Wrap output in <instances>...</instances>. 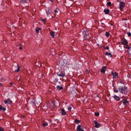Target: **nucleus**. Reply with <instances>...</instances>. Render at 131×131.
Listing matches in <instances>:
<instances>
[{
    "label": "nucleus",
    "instance_id": "f257e3e1",
    "mask_svg": "<svg viewBox=\"0 0 131 131\" xmlns=\"http://www.w3.org/2000/svg\"><path fill=\"white\" fill-rule=\"evenodd\" d=\"M127 89V87L125 86L118 87V89L119 90V92L118 93L119 94L120 96H123V94H126L127 91H126V90Z\"/></svg>",
    "mask_w": 131,
    "mask_h": 131
},
{
    "label": "nucleus",
    "instance_id": "f03ea898",
    "mask_svg": "<svg viewBox=\"0 0 131 131\" xmlns=\"http://www.w3.org/2000/svg\"><path fill=\"white\" fill-rule=\"evenodd\" d=\"M83 35V37L85 39H88L91 38V35L90 32L86 30H83L82 31Z\"/></svg>",
    "mask_w": 131,
    "mask_h": 131
},
{
    "label": "nucleus",
    "instance_id": "7ed1b4c3",
    "mask_svg": "<svg viewBox=\"0 0 131 131\" xmlns=\"http://www.w3.org/2000/svg\"><path fill=\"white\" fill-rule=\"evenodd\" d=\"M121 42L123 45H127L128 43L127 41L124 38L121 39Z\"/></svg>",
    "mask_w": 131,
    "mask_h": 131
},
{
    "label": "nucleus",
    "instance_id": "20e7f679",
    "mask_svg": "<svg viewBox=\"0 0 131 131\" xmlns=\"http://www.w3.org/2000/svg\"><path fill=\"white\" fill-rule=\"evenodd\" d=\"M122 102L124 105L126 106H127V104H128L129 103V101H127V100L124 99L123 100V101H121L119 102V104H121Z\"/></svg>",
    "mask_w": 131,
    "mask_h": 131
},
{
    "label": "nucleus",
    "instance_id": "39448f33",
    "mask_svg": "<svg viewBox=\"0 0 131 131\" xmlns=\"http://www.w3.org/2000/svg\"><path fill=\"white\" fill-rule=\"evenodd\" d=\"M125 6V3L123 2H121L120 3V6L119 8L120 10H122L123 9V7H124Z\"/></svg>",
    "mask_w": 131,
    "mask_h": 131
},
{
    "label": "nucleus",
    "instance_id": "423d86ee",
    "mask_svg": "<svg viewBox=\"0 0 131 131\" xmlns=\"http://www.w3.org/2000/svg\"><path fill=\"white\" fill-rule=\"evenodd\" d=\"M57 74L58 76L63 78L64 76L65 73L62 72L60 74L59 72H57Z\"/></svg>",
    "mask_w": 131,
    "mask_h": 131
},
{
    "label": "nucleus",
    "instance_id": "0eeeda50",
    "mask_svg": "<svg viewBox=\"0 0 131 131\" xmlns=\"http://www.w3.org/2000/svg\"><path fill=\"white\" fill-rule=\"evenodd\" d=\"M94 123L95 125V127L96 128H98L100 126V124L97 121H94Z\"/></svg>",
    "mask_w": 131,
    "mask_h": 131
},
{
    "label": "nucleus",
    "instance_id": "6e6552de",
    "mask_svg": "<svg viewBox=\"0 0 131 131\" xmlns=\"http://www.w3.org/2000/svg\"><path fill=\"white\" fill-rule=\"evenodd\" d=\"M81 125H78L77 128V131H83L84 130L81 128Z\"/></svg>",
    "mask_w": 131,
    "mask_h": 131
},
{
    "label": "nucleus",
    "instance_id": "1a4fd4ad",
    "mask_svg": "<svg viewBox=\"0 0 131 131\" xmlns=\"http://www.w3.org/2000/svg\"><path fill=\"white\" fill-rule=\"evenodd\" d=\"M114 99L116 101H119L120 100V98L117 96L115 95L113 96Z\"/></svg>",
    "mask_w": 131,
    "mask_h": 131
},
{
    "label": "nucleus",
    "instance_id": "9d476101",
    "mask_svg": "<svg viewBox=\"0 0 131 131\" xmlns=\"http://www.w3.org/2000/svg\"><path fill=\"white\" fill-rule=\"evenodd\" d=\"M30 103H32L34 104H35V100L34 98H31L30 99Z\"/></svg>",
    "mask_w": 131,
    "mask_h": 131
},
{
    "label": "nucleus",
    "instance_id": "9b49d317",
    "mask_svg": "<svg viewBox=\"0 0 131 131\" xmlns=\"http://www.w3.org/2000/svg\"><path fill=\"white\" fill-rule=\"evenodd\" d=\"M27 0H20V1L21 3L24 5L27 3Z\"/></svg>",
    "mask_w": 131,
    "mask_h": 131
},
{
    "label": "nucleus",
    "instance_id": "f8f14e48",
    "mask_svg": "<svg viewBox=\"0 0 131 131\" xmlns=\"http://www.w3.org/2000/svg\"><path fill=\"white\" fill-rule=\"evenodd\" d=\"M106 68V67L104 66L103 67L101 70V71L102 73H105V69Z\"/></svg>",
    "mask_w": 131,
    "mask_h": 131
},
{
    "label": "nucleus",
    "instance_id": "ddd939ff",
    "mask_svg": "<svg viewBox=\"0 0 131 131\" xmlns=\"http://www.w3.org/2000/svg\"><path fill=\"white\" fill-rule=\"evenodd\" d=\"M46 13L47 14V16H48L49 14H50L51 13V9H48V10H46Z\"/></svg>",
    "mask_w": 131,
    "mask_h": 131
},
{
    "label": "nucleus",
    "instance_id": "4468645a",
    "mask_svg": "<svg viewBox=\"0 0 131 131\" xmlns=\"http://www.w3.org/2000/svg\"><path fill=\"white\" fill-rule=\"evenodd\" d=\"M56 88L59 91L62 90L63 87L61 86H60L59 85H58L56 86Z\"/></svg>",
    "mask_w": 131,
    "mask_h": 131
},
{
    "label": "nucleus",
    "instance_id": "2eb2a0df",
    "mask_svg": "<svg viewBox=\"0 0 131 131\" xmlns=\"http://www.w3.org/2000/svg\"><path fill=\"white\" fill-rule=\"evenodd\" d=\"M110 12V10L108 9H105L104 10V12L105 14H108Z\"/></svg>",
    "mask_w": 131,
    "mask_h": 131
},
{
    "label": "nucleus",
    "instance_id": "dca6fc26",
    "mask_svg": "<svg viewBox=\"0 0 131 131\" xmlns=\"http://www.w3.org/2000/svg\"><path fill=\"white\" fill-rule=\"evenodd\" d=\"M61 111H62V114L63 115H65L66 114V112L64 110L63 108L61 109Z\"/></svg>",
    "mask_w": 131,
    "mask_h": 131
},
{
    "label": "nucleus",
    "instance_id": "f3484780",
    "mask_svg": "<svg viewBox=\"0 0 131 131\" xmlns=\"http://www.w3.org/2000/svg\"><path fill=\"white\" fill-rule=\"evenodd\" d=\"M54 32L51 31L50 32V34L53 38H55L56 37V36L54 35Z\"/></svg>",
    "mask_w": 131,
    "mask_h": 131
},
{
    "label": "nucleus",
    "instance_id": "a211bd4d",
    "mask_svg": "<svg viewBox=\"0 0 131 131\" xmlns=\"http://www.w3.org/2000/svg\"><path fill=\"white\" fill-rule=\"evenodd\" d=\"M17 69V70H15V71L16 72H18L20 71V68L19 65H18Z\"/></svg>",
    "mask_w": 131,
    "mask_h": 131
},
{
    "label": "nucleus",
    "instance_id": "6ab92c4d",
    "mask_svg": "<svg viewBox=\"0 0 131 131\" xmlns=\"http://www.w3.org/2000/svg\"><path fill=\"white\" fill-rule=\"evenodd\" d=\"M105 54L106 55L110 56L111 57H112V56L111 55V53H108V52H106Z\"/></svg>",
    "mask_w": 131,
    "mask_h": 131
},
{
    "label": "nucleus",
    "instance_id": "aec40b11",
    "mask_svg": "<svg viewBox=\"0 0 131 131\" xmlns=\"http://www.w3.org/2000/svg\"><path fill=\"white\" fill-rule=\"evenodd\" d=\"M105 35L107 37H108L110 35V34L108 32L106 31Z\"/></svg>",
    "mask_w": 131,
    "mask_h": 131
},
{
    "label": "nucleus",
    "instance_id": "412c9836",
    "mask_svg": "<svg viewBox=\"0 0 131 131\" xmlns=\"http://www.w3.org/2000/svg\"><path fill=\"white\" fill-rule=\"evenodd\" d=\"M74 122H76L77 124H78L79 123H80V121L79 120L76 119L74 120Z\"/></svg>",
    "mask_w": 131,
    "mask_h": 131
},
{
    "label": "nucleus",
    "instance_id": "4be33fe9",
    "mask_svg": "<svg viewBox=\"0 0 131 131\" xmlns=\"http://www.w3.org/2000/svg\"><path fill=\"white\" fill-rule=\"evenodd\" d=\"M8 103L9 104H10L12 103V101L11 100H10V99H8L7 100Z\"/></svg>",
    "mask_w": 131,
    "mask_h": 131
},
{
    "label": "nucleus",
    "instance_id": "5701e85b",
    "mask_svg": "<svg viewBox=\"0 0 131 131\" xmlns=\"http://www.w3.org/2000/svg\"><path fill=\"white\" fill-rule=\"evenodd\" d=\"M42 125L43 127H45L48 125V123L47 122H46L45 123H43L42 124Z\"/></svg>",
    "mask_w": 131,
    "mask_h": 131
},
{
    "label": "nucleus",
    "instance_id": "b1692460",
    "mask_svg": "<svg viewBox=\"0 0 131 131\" xmlns=\"http://www.w3.org/2000/svg\"><path fill=\"white\" fill-rule=\"evenodd\" d=\"M111 5V2H107V5L108 6H110Z\"/></svg>",
    "mask_w": 131,
    "mask_h": 131
},
{
    "label": "nucleus",
    "instance_id": "393cba45",
    "mask_svg": "<svg viewBox=\"0 0 131 131\" xmlns=\"http://www.w3.org/2000/svg\"><path fill=\"white\" fill-rule=\"evenodd\" d=\"M40 28H38L37 29H36V32L37 33H39V30H40Z\"/></svg>",
    "mask_w": 131,
    "mask_h": 131
},
{
    "label": "nucleus",
    "instance_id": "a878e982",
    "mask_svg": "<svg viewBox=\"0 0 131 131\" xmlns=\"http://www.w3.org/2000/svg\"><path fill=\"white\" fill-rule=\"evenodd\" d=\"M126 46V48L128 49L129 50L130 49V47L128 45H125Z\"/></svg>",
    "mask_w": 131,
    "mask_h": 131
},
{
    "label": "nucleus",
    "instance_id": "bb28decb",
    "mask_svg": "<svg viewBox=\"0 0 131 131\" xmlns=\"http://www.w3.org/2000/svg\"><path fill=\"white\" fill-rule=\"evenodd\" d=\"M95 115L96 116H98L99 115V112H95Z\"/></svg>",
    "mask_w": 131,
    "mask_h": 131
},
{
    "label": "nucleus",
    "instance_id": "cd10ccee",
    "mask_svg": "<svg viewBox=\"0 0 131 131\" xmlns=\"http://www.w3.org/2000/svg\"><path fill=\"white\" fill-rule=\"evenodd\" d=\"M58 79L57 78H56L54 79V82H58Z\"/></svg>",
    "mask_w": 131,
    "mask_h": 131
},
{
    "label": "nucleus",
    "instance_id": "c85d7f7f",
    "mask_svg": "<svg viewBox=\"0 0 131 131\" xmlns=\"http://www.w3.org/2000/svg\"><path fill=\"white\" fill-rule=\"evenodd\" d=\"M59 10L58 8H57L56 9L54 10L55 12L56 13H57L58 12V11Z\"/></svg>",
    "mask_w": 131,
    "mask_h": 131
},
{
    "label": "nucleus",
    "instance_id": "c756f323",
    "mask_svg": "<svg viewBox=\"0 0 131 131\" xmlns=\"http://www.w3.org/2000/svg\"><path fill=\"white\" fill-rule=\"evenodd\" d=\"M128 36L129 37H130L131 36V33L130 32H128L127 33Z\"/></svg>",
    "mask_w": 131,
    "mask_h": 131
},
{
    "label": "nucleus",
    "instance_id": "7c9ffc66",
    "mask_svg": "<svg viewBox=\"0 0 131 131\" xmlns=\"http://www.w3.org/2000/svg\"><path fill=\"white\" fill-rule=\"evenodd\" d=\"M4 129L2 127H0V131H4Z\"/></svg>",
    "mask_w": 131,
    "mask_h": 131
},
{
    "label": "nucleus",
    "instance_id": "2f4dec72",
    "mask_svg": "<svg viewBox=\"0 0 131 131\" xmlns=\"http://www.w3.org/2000/svg\"><path fill=\"white\" fill-rule=\"evenodd\" d=\"M64 63L63 64V66H66L67 65V62H64V61H63Z\"/></svg>",
    "mask_w": 131,
    "mask_h": 131
},
{
    "label": "nucleus",
    "instance_id": "473e14b6",
    "mask_svg": "<svg viewBox=\"0 0 131 131\" xmlns=\"http://www.w3.org/2000/svg\"><path fill=\"white\" fill-rule=\"evenodd\" d=\"M3 107L1 105H0V111H1L2 110Z\"/></svg>",
    "mask_w": 131,
    "mask_h": 131
},
{
    "label": "nucleus",
    "instance_id": "72a5a7b5",
    "mask_svg": "<svg viewBox=\"0 0 131 131\" xmlns=\"http://www.w3.org/2000/svg\"><path fill=\"white\" fill-rule=\"evenodd\" d=\"M42 20L45 23H46V19H45Z\"/></svg>",
    "mask_w": 131,
    "mask_h": 131
},
{
    "label": "nucleus",
    "instance_id": "f704fd0d",
    "mask_svg": "<svg viewBox=\"0 0 131 131\" xmlns=\"http://www.w3.org/2000/svg\"><path fill=\"white\" fill-rule=\"evenodd\" d=\"M72 108L70 107H68V109L69 111H71Z\"/></svg>",
    "mask_w": 131,
    "mask_h": 131
},
{
    "label": "nucleus",
    "instance_id": "c9c22d12",
    "mask_svg": "<svg viewBox=\"0 0 131 131\" xmlns=\"http://www.w3.org/2000/svg\"><path fill=\"white\" fill-rule=\"evenodd\" d=\"M104 48L105 49H106L108 50L109 49V47L108 46H107L106 47H104Z\"/></svg>",
    "mask_w": 131,
    "mask_h": 131
},
{
    "label": "nucleus",
    "instance_id": "e433bc0d",
    "mask_svg": "<svg viewBox=\"0 0 131 131\" xmlns=\"http://www.w3.org/2000/svg\"><path fill=\"white\" fill-rule=\"evenodd\" d=\"M112 75L113 76H114L115 75V72H112L111 73Z\"/></svg>",
    "mask_w": 131,
    "mask_h": 131
},
{
    "label": "nucleus",
    "instance_id": "4c0bfd02",
    "mask_svg": "<svg viewBox=\"0 0 131 131\" xmlns=\"http://www.w3.org/2000/svg\"><path fill=\"white\" fill-rule=\"evenodd\" d=\"M115 75L116 76H117V77H118V73H116L115 72Z\"/></svg>",
    "mask_w": 131,
    "mask_h": 131
},
{
    "label": "nucleus",
    "instance_id": "58836bf2",
    "mask_svg": "<svg viewBox=\"0 0 131 131\" xmlns=\"http://www.w3.org/2000/svg\"><path fill=\"white\" fill-rule=\"evenodd\" d=\"M6 110V108L5 107H3L2 108V110L4 112L5 111V110Z\"/></svg>",
    "mask_w": 131,
    "mask_h": 131
},
{
    "label": "nucleus",
    "instance_id": "ea45409f",
    "mask_svg": "<svg viewBox=\"0 0 131 131\" xmlns=\"http://www.w3.org/2000/svg\"><path fill=\"white\" fill-rule=\"evenodd\" d=\"M101 24L102 25V27H105V25H104V23H102Z\"/></svg>",
    "mask_w": 131,
    "mask_h": 131
},
{
    "label": "nucleus",
    "instance_id": "a19ab883",
    "mask_svg": "<svg viewBox=\"0 0 131 131\" xmlns=\"http://www.w3.org/2000/svg\"><path fill=\"white\" fill-rule=\"evenodd\" d=\"M4 103H5V104H7L8 103V102L7 101V100H5L4 101Z\"/></svg>",
    "mask_w": 131,
    "mask_h": 131
},
{
    "label": "nucleus",
    "instance_id": "79ce46f5",
    "mask_svg": "<svg viewBox=\"0 0 131 131\" xmlns=\"http://www.w3.org/2000/svg\"><path fill=\"white\" fill-rule=\"evenodd\" d=\"M91 131H97V130L95 129L94 128L92 129Z\"/></svg>",
    "mask_w": 131,
    "mask_h": 131
},
{
    "label": "nucleus",
    "instance_id": "37998d69",
    "mask_svg": "<svg viewBox=\"0 0 131 131\" xmlns=\"http://www.w3.org/2000/svg\"><path fill=\"white\" fill-rule=\"evenodd\" d=\"M116 88H115L114 87V90H113L114 92L115 91H116Z\"/></svg>",
    "mask_w": 131,
    "mask_h": 131
},
{
    "label": "nucleus",
    "instance_id": "c03bdc74",
    "mask_svg": "<svg viewBox=\"0 0 131 131\" xmlns=\"http://www.w3.org/2000/svg\"><path fill=\"white\" fill-rule=\"evenodd\" d=\"M119 91V90H116V91H115L114 92H115L116 93H117Z\"/></svg>",
    "mask_w": 131,
    "mask_h": 131
},
{
    "label": "nucleus",
    "instance_id": "a18cd8bd",
    "mask_svg": "<svg viewBox=\"0 0 131 131\" xmlns=\"http://www.w3.org/2000/svg\"><path fill=\"white\" fill-rule=\"evenodd\" d=\"M19 49L20 50H21L22 49V48L21 47H20L19 48Z\"/></svg>",
    "mask_w": 131,
    "mask_h": 131
},
{
    "label": "nucleus",
    "instance_id": "49530a36",
    "mask_svg": "<svg viewBox=\"0 0 131 131\" xmlns=\"http://www.w3.org/2000/svg\"><path fill=\"white\" fill-rule=\"evenodd\" d=\"M3 85V84L2 83H0V86H2Z\"/></svg>",
    "mask_w": 131,
    "mask_h": 131
},
{
    "label": "nucleus",
    "instance_id": "de8ad7c7",
    "mask_svg": "<svg viewBox=\"0 0 131 131\" xmlns=\"http://www.w3.org/2000/svg\"><path fill=\"white\" fill-rule=\"evenodd\" d=\"M116 78V76L115 75V76H113V78L114 79V78Z\"/></svg>",
    "mask_w": 131,
    "mask_h": 131
},
{
    "label": "nucleus",
    "instance_id": "09e8293b",
    "mask_svg": "<svg viewBox=\"0 0 131 131\" xmlns=\"http://www.w3.org/2000/svg\"><path fill=\"white\" fill-rule=\"evenodd\" d=\"M85 70L86 71H87V73H89V72H88V70L87 69H86Z\"/></svg>",
    "mask_w": 131,
    "mask_h": 131
},
{
    "label": "nucleus",
    "instance_id": "8fccbe9b",
    "mask_svg": "<svg viewBox=\"0 0 131 131\" xmlns=\"http://www.w3.org/2000/svg\"><path fill=\"white\" fill-rule=\"evenodd\" d=\"M55 121L57 123H58V122H57V121H58V120L57 119H56L55 120Z\"/></svg>",
    "mask_w": 131,
    "mask_h": 131
},
{
    "label": "nucleus",
    "instance_id": "3c124183",
    "mask_svg": "<svg viewBox=\"0 0 131 131\" xmlns=\"http://www.w3.org/2000/svg\"><path fill=\"white\" fill-rule=\"evenodd\" d=\"M10 84L12 86V84H13V83H12V82H10Z\"/></svg>",
    "mask_w": 131,
    "mask_h": 131
},
{
    "label": "nucleus",
    "instance_id": "603ef678",
    "mask_svg": "<svg viewBox=\"0 0 131 131\" xmlns=\"http://www.w3.org/2000/svg\"><path fill=\"white\" fill-rule=\"evenodd\" d=\"M50 1L52 2H53V0H50Z\"/></svg>",
    "mask_w": 131,
    "mask_h": 131
},
{
    "label": "nucleus",
    "instance_id": "864d4df0",
    "mask_svg": "<svg viewBox=\"0 0 131 131\" xmlns=\"http://www.w3.org/2000/svg\"><path fill=\"white\" fill-rule=\"evenodd\" d=\"M120 83H123V81H121L120 82Z\"/></svg>",
    "mask_w": 131,
    "mask_h": 131
},
{
    "label": "nucleus",
    "instance_id": "5fc2aeb1",
    "mask_svg": "<svg viewBox=\"0 0 131 131\" xmlns=\"http://www.w3.org/2000/svg\"><path fill=\"white\" fill-rule=\"evenodd\" d=\"M130 55H131V53H130Z\"/></svg>",
    "mask_w": 131,
    "mask_h": 131
}]
</instances>
